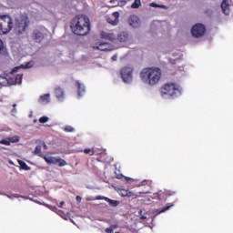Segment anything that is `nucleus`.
I'll return each mask as SVG.
<instances>
[{"label":"nucleus","instance_id":"b1692460","mask_svg":"<svg viewBox=\"0 0 233 233\" xmlns=\"http://www.w3.org/2000/svg\"><path fill=\"white\" fill-rule=\"evenodd\" d=\"M18 163L23 170H30V167H28V165H26L23 160H19Z\"/></svg>","mask_w":233,"mask_h":233},{"label":"nucleus","instance_id":"6ab92c4d","mask_svg":"<svg viewBox=\"0 0 233 233\" xmlns=\"http://www.w3.org/2000/svg\"><path fill=\"white\" fill-rule=\"evenodd\" d=\"M228 2V0H223L221 3V9L223 14H225V15H228L230 14V7Z\"/></svg>","mask_w":233,"mask_h":233},{"label":"nucleus","instance_id":"f704fd0d","mask_svg":"<svg viewBox=\"0 0 233 233\" xmlns=\"http://www.w3.org/2000/svg\"><path fill=\"white\" fill-rule=\"evenodd\" d=\"M15 106H16V105H15V104H13V109H12V111H11L13 114H15V112H16Z\"/></svg>","mask_w":233,"mask_h":233},{"label":"nucleus","instance_id":"72a5a7b5","mask_svg":"<svg viewBox=\"0 0 233 233\" xmlns=\"http://www.w3.org/2000/svg\"><path fill=\"white\" fill-rule=\"evenodd\" d=\"M177 61V59H172V58L169 59L170 65H176Z\"/></svg>","mask_w":233,"mask_h":233},{"label":"nucleus","instance_id":"bb28decb","mask_svg":"<svg viewBox=\"0 0 233 233\" xmlns=\"http://www.w3.org/2000/svg\"><path fill=\"white\" fill-rule=\"evenodd\" d=\"M116 228H117V226L112 225V226H110V228H106L105 232L106 233H114V230H116Z\"/></svg>","mask_w":233,"mask_h":233},{"label":"nucleus","instance_id":"9b49d317","mask_svg":"<svg viewBox=\"0 0 233 233\" xmlns=\"http://www.w3.org/2000/svg\"><path fill=\"white\" fill-rule=\"evenodd\" d=\"M177 192L173 190L166 189L164 191H158L155 194L157 196V199L161 201L162 199H166L167 198H170V196H176Z\"/></svg>","mask_w":233,"mask_h":233},{"label":"nucleus","instance_id":"cd10ccee","mask_svg":"<svg viewBox=\"0 0 233 233\" xmlns=\"http://www.w3.org/2000/svg\"><path fill=\"white\" fill-rule=\"evenodd\" d=\"M84 154H89L90 156H94L96 152L94 151V148H86L84 149Z\"/></svg>","mask_w":233,"mask_h":233},{"label":"nucleus","instance_id":"2eb2a0df","mask_svg":"<svg viewBox=\"0 0 233 233\" xmlns=\"http://www.w3.org/2000/svg\"><path fill=\"white\" fill-rule=\"evenodd\" d=\"M19 139H20L19 136H14V137L0 140V145H5L6 147H10L11 143H19Z\"/></svg>","mask_w":233,"mask_h":233},{"label":"nucleus","instance_id":"7ed1b4c3","mask_svg":"<svg viewBox=\"0 0 233 233\" xmlns=\"http://www.w3.org/2000/svg\"><path fill=\"white\" fill-rule=\"evenodd\" d=\"M101 39H106V41H111V43H127L128 40V33L127 32H120L117 36L114 35V33H107L102 31L100 33Z\"/></svg>","mask_w":233,"mask_h":233},{"label":"nucleus","instance_id":"473e14b6","mask_svg":"<svg viewBox=\"0 0 233 233\" xmlns=\"http://www.w3.org/2000/svg\"><path fill=\"white\" fill-rule=\"evenodd\" d=\"M170 207H172V205L171 206H166V207H164L159 212L161 213V212H167V210H169L170 209Z\"/></svg>","mask_w":233,"mask_h":233},{"label":"nucleus","instance_id":"1a4fd4ad","mask_svg":"<svg viewBox=\"0 0 233 233\" xmlns=\"http://www.w3.org/2000/svg\"><path fill=\"white\" fill-rule=\"evenodd\" d=\"M205 32H207V28L203 24H196L191 28L193 37H203V35H205Z\"/></svg>","mask_w":233,"mask_h":233},{"label":"nucleus","instance_id":"c85d7f7f","mask_svg":"<svg viewBox=\"0 0 233 233\" xmlns=\"http://www.w3.org/2000/svg\"><path fill=\"white\" fill-rule=\"evenodd\" d=\"M5 44L3 43V40L0 38V54H5Z\"/></svg>","mask_w":233,"mask_h":233},{"label":"nucleus","instance_id":"9d476101","mask_svg":"<svg viewBox=\"0 0 233 233\" xmlns=\"http://www.w3.org/2000/svg\"><path fill=\"white\" fill-rule=\"evenodd\" d=\"M44 159L48 165H58V167H66V165H68L65 161V159L61 157H44Z\"/></svg>","mask_w":233,"mask_h":233},{"label":"nucleus","instance_id":"58836bf2","mask_svg":"<svg viewBox=\"0 0 233 233\" xmlns=\"http://www.w3.org/2000/svg\"><path fill=\"white\" fill-rule=\"evenodd\" d=\"M140 219H147V217L146 216H141Z\"/></svg>","mask_w":233,"mask_h":233},{"label":"nucleus","instance_id":"0eeeda50","mask_svg":"<svg viewBox=\"0 0 233 233\" xmlns=\"http://www.w3.org/2000/svg\"><path fill=\"white\" fill-rule=\"evenodd\" d=\"M179 85L176 83H167L161 87L162 96H170L172 97L176 96V94H179Z\"/></svg>","mask_w":233,"mask_h":233},{"label":"nucleus","instance_id":"4468645a","mask_svg":"<svg viewBox=\"0 0 233 233\" xmlns=\"http://www.w3.org/2000/svg\"><path fill=\"white\" fill-rule=\"evenodd\" d=\"M95 50H100L101 52H108L112 50L110 43L108 42H98L95 46H93Z\"/></svg>","mask_w":233,"mask_h":233},{"label":"nucleus","instance_id":"ea45409f","mask_svg":"<svg viewBox=\"0 0 233 233\" xmlns=\"http://www.w3.org/2000/svg\"><path fill=\"white\" fill-rule=\"evenodd\" d=\"M113 61H116V56H113Z\"/></svg>","mask_w":233,"mask_h":233},{"label":"nucleus","instance_id":"f8f14e48","mask_svg":"<svg viewBox=\"0 0 233 233\" xmlns=\"http://www.w3.org/2000/svg\"><path fill=\"white\" fill-rule=\"evenodd\" d=\"M101 201V200H104V201H106L107 203H109V205L111 207H117V205H119V201L117 200H112L106 197H103V196H96V198H89L87 199V201Z\"/></svg>","mask_w":233,"mask_h":233},{"label":"nucleus","instance_id":"a211bd4d","mask_svg":"<svg viewBox=\"0 0 233 233\" xmlns=\"http://www.w3.org/2000/svg\"><path fill=\"white\" fill-rule=\"evenodd\" d=\"M119 195L122 198H133L134 199H136L137 198V194H136L132 191H129L128 189H120Z\"/></svg>","mask_w":233,"mask_h":233},{"label":"nucleus","instance_id":"2f4dec72","mask_svg":"<svg viewBox=\"0 0 233 233\" xmlns=\"http://www.w3.org/2000/svg\"><path fill=\"white\" fill-rule=\"evenodd\" d=\"M34 154H41V146H36Z\"/></svg>","mask_w":233,"mask_h":233},{"label":"nucleus","instance_id":"f257e3e1","mask_svg":"<svg viewBox=\"0 0 233 233\" xmlns=\"http://www.w3.org/2000/svg\"><path fill=\"white\" fill-rule=\"evenodd\" d=\"M70 28L75 35H87L90 33V18L86 15H77L72 19Z\"/></svg>","mask_w":233,"mask_h":233},{"label":"nucleus","instance_id":"412c9836","mask_svg":"<svg viewBox=\"0 0 233 233\" xmlns=\"http://www.w3.org/2000/svg\"><path fill=\"white\" fill-rule=\"evenodd\" d=\"M76 86L77 87L78 96L81 97L85 94V85L81 84L79 81H76Z\"/></svg>","mask_w":233,"mask_h":233},{"label":"nucleus","instance_id":"e433bc0d","mask_svg":"<svg viewBox=\"0 0 233 233\" xmlns=\"http://www.w3.org/2000/svg\"><path fill=\"white\" fill-rule=\"evenodd\" d=\"M64 205H65V201H61V202H60V206H59L60 208H63V206H64Z\"/></svg>","mask_w":233,"mask_h":233},{"label":"nucleus","instance_id":"f3484780","mask_svg":"<svg viewBox=\"0 0 233 233\" xmlns=\"http://www.w3.org/2000/svg\"><path fill=\"white\" fill-rule=\"evenodd\" d=\"M128 23L130 26H133V28H137L139 26V24L141 23V20L137 15H133L129 17Z\"/></svg>","mask_w":233,"mask_h":233},{"label":"nucleus","instance_id":"20e7f679","mask_svg":"<svg viewBox=\"0 0 233 233\" xmlns=\"http://www.w3.org/2000/svg\"><path fill=\"white\" fill-rule=\"evenodd\" d=\"M14 28V19L8 15H0V35L9 34Z\"/></svg>","mask_w":233,"mask_h":233},{"label":"nucleus","instance_id":"c9c22d12","mask_svg":"<svg viewBox=\"0 0 233 233\" xmlns=\"http://www.w3.org/2000/svg\"><path fill=\"white\" fill-rule=\"evenodd\" d=\"M76 199L77 203H81V199H82L81 197L76 196Z\"/></svg>","mask_w":233,"mask_h":233},{"label":"nucleus","instance_id":"4be33fe9","mask_svg":"<svg viewBox=\"0 0 233 233\" xmlns=\"http://www.w3.org/2000/svg\"><path fill=\"white\" fill-rule=\"evenodd\" d=\"M39 103H50V94L41 96L39 97Z\"/></svg>","mask_w":233,"mask_h":233},{"label":"nucleus","instance_id":"393cba45","mask_svg":"<svg viewBox=\"0 0 233 233\" xmlns=\"http://www.w3.org/2000/svg\"><path fill=\"white\" fill-rule=\"evenodd\" d=\"M150 6H152L153 8H164V10H167V5H157L156 3H151L149 5Z\"/></svg>","mask_w":233,"mask_h":233},{"label":"nucleus","instance_id":"f03ea898","mask_svg":"<svg viewBox=\"0 0 233 233\" xmlns=\"http://www.w3.org/2000/svg\"><path fill=\"white\" fill-rule=\"evenodd\" d=\"M161 69L159 67H146L140 71L139 76L144 85L156 86L161 81Z\"/></svg>","mask_w":233,"mask_h":233},{"label":"nucleus","instance_id":"4c0bfd02","mask_svg":"<svg viewBox=\"0 0 233 233\" xmlns=\"http://www.w3.org/2000/svg\"><path fill=\"white\" fill-rule=\"evenodd\" d=\"M44 148L45 150H48V147L46 146V144H44Z\"/></svg>","mask_w":233,"mask_h":233},{"label":"nucleus","instance_id":"5701e85b","mask_svg":"<svg viewBox=\"0 0 233 233\" xmlns=\"http://www.w3.org/2000/svg\"><path fill=\"white\" fill-rule=\"evenodd\" d=\"M123 177H124L125 181H127V183H130L131 181H134V179H132L128 177H125L123 175H117L116 176V179H123Z\"/></svg>","mask_w":233,"mask_h":233},{"label":"nucleus","instance_id":"aec40b11","mask_svg":"<svg viewBox=\"0 0 233 233\" xmlns=\"http://www.w3.org/2000/svg\"><path fill=\"white\" fill-rule=\"evenodd\" d=\"M55 94H56V97L59 100V101H63V99H65V91L63 90V88L61 87H56L55 89Z\"/></svg>","mask_w":233,"mask_h":233},{"label":"nucleus","instance_id":"a878e982","mask_svg":"<svg viewBox=\"0 0 233 233\" xmlns=\"http://www.w3.org/2000/svg\"><path fill=\"white\" fill-rule=\"evenodd\" d=\"M141 6V0H135L131 5V8H139Z\"/></svg>","mask_w":233,"mask_h":233},{"label":"nucleus","instance_id":"c756f323","mask_svg":"<svg viewBox=\"0 0 233 233\" xmlns=\"http://www.w3.org/2000/svg\"><path fill=\"white\" fill-rule=\"evenodd\" d=\"M75 129L74 127H72V126H66V127H64V132H74Z\"/></svg>","mask_w":233,"mask_h":233},{"label":"nucleus","instance_id":"39448f33","mask_svg":"<svg viewBox=\"0 0 233 233\" xmlns=\"http://www.w3.org/2000/svg\"><path fill=\"white\" fill-rule=\"evenodd\" d=\"M30 19L26 15H19L15 19V29L17 34H23L28 28Z\"/></svg>","mask_w":233,"mask_h":233},{"label":"nucleus","instance_id":"6e6552de","mask_svg":"<svg viewBox=\"0 0 233 233\" xmlns=\"http://www.w3.org/2000/svg\"><path fill=\"white\" fill-rule=\"evenodd\" d=\"M134 67L126 66L120 69V77L124 83L129 84L133 79Z\"/></svg>","mask_w":233,"mask_h":233},{"label":"nucleus","instance_id":"dca6fc26","mask_svg":"<svg viewBox=\"0 0 233 233\" xmlns=\"http://www.w3.org/2000/svg\"><path fill=\"white\" fill-rule=\"evenodd\" d=\"M107 23L116 26L119 23V12H114L111 16L106 18Z\"/></svg>","mask_w":233,"mask_h":233},{"label":"nucleus","instance_id":"ddd939ff","mask_svg":"<svg viewBox=\"0 0 233 233\" xmlns=\"http://www.w3.org/2000/svg\"><path fill=\"white\" fill-rule=\"evenodd\" d=\"M32 39L35 43H41L45 39L43 29H35L32 33Z\"/></svg>","mask_w":233,"mask_h":233},{"label":"nucleus","instance_id":"7c9ffc66","mask_svg":"<svg viewBox=\"0 0 233 233\" xmlns=\"http://www.w3.org/2000/svg\"><path fill=\"white\" fill-rule=\"evenodd\" d=\"M47 121H48V116H41L39 118V123H41V124L47 123Z\"/></svg>","mask_w":233,"mask_h":233},{"label":"nucleus","instance_id":"423d86ee","mask_svg":"<svg viewBox=\"0 0 233 233\" xmlns=\"http://www.w3.org/2000/svg\"><path fill=\"white\" fill-rule=\"evenodd\" d=\"M21 68H32V62L16 66L11 71L12 76L8 78V81H11L12 85H21V81H23V74L19 73L15 75V73L19 72Z\"/></svg>","mask_w":233,"mask_h":233}]
</instances>
